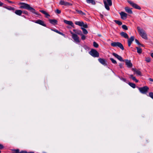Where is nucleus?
<instances>
[{"label": "nucleus", "mask_w": 153, "mask_h": 153, "mask_svg": "<svg viewBox=\"0 0 153 153\" xmlns=\"http://www.w3.org/2000/svg\"><path fill=\"white\" fill-rule=\"evenodd\" d=\"M137 29L140 35L142 38L145 39H147V36L145 31L143 29L141 28L140 27H137Z\"/></svg>", "instance_id": "nucleus-1"}, {"label": "nucleus", "mask_w": 153, "mask_h": 153, "mask_svg": "<svg viewBox=\"0 0 153 153\" xmlns=\"http://www.w3.org/2000/svg\"><path fill=\"white\" fill-rule=\"evenodd\" d=\"M19 4L20 5V8L21 9H24L27 10H34L32 7H31L30 5L24 3H20Z\"/></svg>", "instance_id": "nucleus-2"}, {"label": "nucleus", "mask_w": 153, "mask_h": 153, "mask_svg": "<svg viewBox=\"0 0 153 153\" xmlns=\"http://www.w3.org/2000/svg\"><path fill=\"white\" fill-rule=\"evenodd\" d=\"M140 92L142 94H146L148 92L149 90V88L147 86H144L138 88Z\"/></svg>", "instance_id": "nucleus-3"}, {"label": "nucleus", "mask_w": 153, "mask_h": 153, "mask_svg": "<svg viewBox=\"0 0 153 153\" xmlns=\"http://www.w3.org/2000/svg\"><path fill=\"white\" fill-rule=\"evenodd\" d=\"M89 54L94 57H98L99 56V53L95 50L91 49L89 52Z\"/></svg>", "instance_id": "nucleus-4"}, {"label": "nucleus", "mask_w": 153, "mask_h": 153, "mask_svg": "<svg viewBox=\"0 0 153 153\" xmlns=\"http://www.w3.org/2000/svg\"><path fill=\"white\" fill-rule=\"evenodd\" d=\"M71 34L72 35V37L73 39L74 40V42L76 43H78L80 42L79 37L76 34L74 33L71 31H70Z\"/></svg>", "instance_id": "nucleus-5"}, {"label": "nucleus", "mask_w": 153, "mask_h": 153, "mask_svg": "<svg viewBox=\"0 0 153 153\" xmlns=\"http://www.w3.org/2000/svg\"><path fill=\"white\" fill-rule=\"evenodd\" d=\"M111 45L112 46L114 47H118L123 50H124V48L123 45L120 42H113L111 44Z\"/></svg>", "instance_id": "nucleus-6"}, {"label": "nucleus", "mask_w": 153, "mask_h": 153, "mask_svg": "<svg viewBox=\"0 0 153 153\" xmlns=\"http://www.w3.org/2000/svg\"><path fill=\"white\" fill-rule=\"evenodd\" d=\"M103 2L105 8L107 10H109V6H111L112 4L111 0H106V1L105 0H104Z\"/></svg>", "instance_id": "nucleus-7"}, {"label": "nucleus", "mask_w": 153, "mask_h": 153, "mask_svg": "<svg viewBox=\"0 0 153 153\" xmlns=\"http://www.w3.org/2000/svg\"><path fill=\"white\" fill-rule=\"evenodd\" d=\"M75 23L76 25L80 27H83L85 28H87L88 27L87 24L86 23L84 24L83 21H76L75 22Z\"/></svg>", "instance_id": "nucleus-8"}, {"label": "nucleus", "mask_w": 153, "mask_h": 153, "mask_svg": "<svg viewBox=\"0 0 153 153\" xmlns=\"http://www.w3.org/2000/svg\"><path fill=\"white\" fill-rule=\"evenodd\" d=\"M134 8L136 9L140 10L141 8L140 6L134 3L133 2L130 1L128 2Z\"/></svg>", "instance_id": "nucleus-9"}, {"label": "nucleus", "mask_w": 153, "mask_h": 153, "mask_svg": "<svg viewBox=\"0 0 153 153\" xmlns=\"http://www.w3.org/2000/svg\"><path fill=\"white\" fill-rule=\"evenodd\" d=\"M98 60L99 62L103 65L104 66L107 65L106 63L107 61L105 59L103 58H99L98 59Z\"/></svg>", "instance_id": "nucleus-10"}, {"label": "nucleus", "mask_w": 153, "mask_h": 153, "mask_svg": "<svg viewBox=\"0 0 153 153\" xmlns=\"http://www.w3.org/2000/svg\"><path fill=\"white\" fill-rule=\"evenodd\" d=\"M112 54L114 57L120 61L122 62L124 61V60L122 58L117 54L115 53H113Z\"/></svg>", "instance_id": "nucleus-11"}, {"label": "nucleus", "mask_w": 153, "mask_h": 153, "mask_svg": "<svg viewBox=\"0 0 153 153\" xmlns=\"http://www.w3.org/2000/svg\"><path fill=\"white\" fill-rule=\"evenodd\" d=\"M134 39V36H131L129 39H128V44L129 47L131 46V44L132 43Z\"/></svg>", "instance_id": "nucleus-12"}, {"label": "nucleus", "mask_w": 153, "mask_h": 153, "mask_svg": "<svg viewBox=\"0 0 153 153\" xmlns=\"http://www.w3.org/2000/svg\"><path fill=\"white\" fill-rule=\"evenodd\" d=\"M60 4L62 5L65 6H70L72 5V4L71 3L63 0L60 1Z\"/></svg>", "instance_id": "nucleus-13"}, {"label": "nucleus", "mask_w": 153, "mask_h": 153, "mask_svg": "<svg viewBox=\"0 0 153 153\" xmlns=\"http://www.w3.org/2000/svg\"><path fill=\"white\" fill-rule=\"evenodd\" d=\"M126 64L127 67L128 68H131L132 66V64L130 60H129L128 59L125 60Z\"/></svg>", "instance_id": "nucleus-14"}, {"label": "nucleus", "mask_w": 153, "mask_h": 153, "mask_svg": "<svg viewBox=\"0 0 153 153\" xmlns=\"http://www.w3.org/2000/svg\"><path fill=\"white\" fill-rule=\"evenodd\" d=\"M64 22L67 25H71V27H74V25L73 22L71 21H68L66 20H64Z\"/></svg>", "instance_id": "nucleus-15"}, {"label": "nucleus", "mask_w": 153, "mask_h": 153, "mask_svg": "<svg viewBox=\"0 0 153 153\" xmlns=\"http://www.w3.org/2000/svg\"><path fill=\"white\" fill-rule=\"evenodd\" d=\"M120 14L122 19H125L127 18V14L126 13L121 12L120 13Z\"/></svg>", "instance_id": "nucleus-16"}, {"label": "nucleus", "mask_w": 153, "mask_h": 153, "mask_svg": "<svg viewBox=\"0 0 153 153\" xmlns=\"http://www.w3.org/2000/svg\"><path fill=\"white\" fill-rule=\"evenodd\" d=\"M49 21L50 23L51 24L55 25L57 24V21L55 19H49Z\"/></svg>", "instance_id": "nucleus-17"}, {"label": "nucleus", "mask_w": 153, "mask_h": 153, "mask_svg": "<svg viewBox=\"0 0 153 153\" xmlns=\"http://www.w3.org/2000/svg\"><path fill=\"white\" fill-rule=\"evenodd\" d=\"M121 36L125 38L128 39L129 38L128 35L126 33L122 32L120 33Z\"/></svg>", "instance_id": "nucleus-18"}, {"label": "nucleus", "mask_w": 153, "mask_h": 153, "mask_svg": "<svg viewBox=\"0 0 153 153\" xmlns=\"http://www.w3.org/2000/svg\"><path fill=\"white\" fill-rule=\"evenodd\" d=\"M132 70L134 71L137 75H141V72L140 71L137 70L136 68H132Z\"/></svg>", "instance_id": "nucleus-19"}, {"label": "nucleus", "mask_w": 153, "mask_h": 153, "mask_svg": "<svg viewBox=\"0 0 153 153\" xmlns=\"http://www.w3.org/2000/svg\"><path fill=\"white\" fill-rule=\"evenodd\" d=\"M35 23L39 24L44 26H46V25L44 24V22L40 20H38L36 21Z\"/></svg>", "instance_id": "nucleus-20"}, {"label": "nucleus", "mask_w": 153, "mask_h": 153, "mask_svg": "<svg viewBox=\"0 0 153 153\" xmlns=\"http://www.w3.org/2000/svg\"><path fill=\"white\" fill-rule=\"evenodd\" d=\"M73 31L75 33V34L81 35L82 34V31L80 30L77 29H74Z\"/></svg>", "instance_id": "nucleus-21"}, {"label": "nucleus", "mask_w": 153, "mask_h": 153, "mask_svg": "<svg viewBox=\"0 0 153 153\" xmlns=\"http://www.w3.org/2000/svg\"><path fill=\"white\" fill-rule=\"evenodd\" d=\"M86 2L88 3L91 4L92 5L96 4V2L94 0H86Z\"/></svg>", "instance_id": "nucleus-22"}, {"label": "nucleus", "mask_w": 153, "mask_h": 153, "mask_svg": "<svg viewBox=\"0 0 153 153\" xmlns=\"http://www.w3.org/2000/svg\"><path fill=\"white\" fill-rule=\"evenodd\" d=\"M40 11L43 14H44L45 15L46 17L47 18H48V17L50 16V15H49L46 11L44 10H40Z\"/></svg>", "instance_id": "nucleus-23"}, {"label": "nucleus", "mask_w": 153, "mask_h": 153, "mask_svg": "<svg viewBox=\"0 0 153 153\" xmlns=\"http://www.w3.org/2000/svg\"><path fill=\"white\" fill-rule=\"evenodd\" d=\"M22 12V11L21 10H16L15 12V13L16 14L19 15H20Z\"/></svg>", "instance_id": "nucleus-24"}, {"label": "nucleus", "mask_w": 153, "mask_h": 153, "mask_svg": "<svg viewBox=\"0 0 153 153\" xmlns=\"http://www.w3.org/2000/svg\"><path fill=\"white\" fill-rule=\"evenodd\" d=\"M52 30L53 31H54L56 32V33H58L63 36H64L65 35L63 33L59 32V31L58 30H56V29L52 30Z\"/></svg>", "instance_id": "nucleus-25"}, {"label": "nucleus", "mask_w": 153, "mask_h": 153, "mask_svg": "<svg viewBox=\"0 0 153 153\" xmlns=\"http://www.w3.org/2000/svg\"><path fill=\"white\" fill-rule=\"evenodd\" d=\"M136 48L137 50V52L138 53L140 54L142 52V49L140 48L136 47Z\"/></svg>", "instance_id": "nucleus-26"}, {"label": "nucleus", "mask_w": 153, "mask_h": 153, "mask_svg": "<svg viewBox=\"0 0 153 153\" xmlns=\"http://www.w3.org/2000/svg\"><path fill=\"white\" fill-rule=\"evenodd\" d=\"M77 13L79 14L82 15H85V13L83 12H82L81 10H76Z\"/></svg>", "instance_id": "nucleus-27"}, {"label": "nucleus", "mask_w": 153, "mask_h": 153, "mask_svg": "<svg viewBox=\"0 0 153 153\" xmlns=\"http://www.w3.org/2000/svg\"><path fill=\"white\" fill-rule=\"evenodd\" d=\"M81 29L82 30L84 34H86L88 33V32L86 29L82 27L81 28Z\"/></svg>", "instance_id": "nucleus-28"}, {"label": "nucleus", "mask_w": 153, "mask_h": 153, "mask_svg": "<svg viewBox=\"0 0 153 153\" xmlns=\"http://www.w3.org/2000/svg\"><path fill=\"white\" fill-rule=\"evenodd\" d=\"M114 21L115 23L118 25H120L122 24V22L119 20H114Z\"/></svg>", "instance_id": "nucleus-29"}, {"label": "nucleus", "mask_w": 153, "mask_h": 153, "mask_svg": "<svg viewBox=\"0 0 153 153\" xmlns=\"http://www.w3.org/2000/svg\"><path fill=\"white\" fill-rule=\"evenodd\" d=\"M128 85L133 88H135V84L133 83L129 82L128 83Z\"/></svg>", "instance_id": "nucleus-30"}, {"label": "nucleus", "mask_w": 153, "mask_h": 153, "mask_svg": "<svg viewBox=\"0 0 153 153\" xmlns=\"http://www.w3.org/2000/svg\"><path fill=\"white\" fill-rule=\"evenodd\" d=\"M110 60L111 61L112 63L114 64H116L117 63L116 61L113 58H111L110 59Z\"/></svg>", "instance_id": "nucleus-31"}, {"label": "nucleus", "mask_w": 153, "mask_h": 153, "mask_svg": "<svg viewBox=\"0 0 153 153\" xmlns=\"http://www.w3.org/2000/svg\"><path fill=\"white\" fill-rule=\"evenodd\" d=\"M149 96L153 99V92H149Z\"/></svg>", "instance_id": "nucleus-32"}, {"label": "nucleus", "mask_w": 153, "mask_h": 153, "mask_svg": "<svg viewBox=\"0 0 153 153\" xmlns=\"http://www.w3.org/2000/svg\"><path fill=\"white\" fill-rule=\"evenodd\" d=\"M93 46H94V47L97 48L98 47L99 45L96 42H93Z\"/></svg>", "instance_id": "nucleus-33"}, {"label": "nucleus", "mask_w": 153, "mask_h": 153, "mask_svg": "<svg viewBox=\"0 0 153 153\" xmlns=\"http://www.w3.org/2000/svg\"><path fill=\"white\" fill-rule=\"evenodd\" d=\"M122 27L123 29L126 30H127L128 29L127 26L125 25H123L122 26Z\"/></svg>", "instance_id": "nucleus-34"}, {"label": "nucleus", "mask_w": 153, "mask_h": 153, "mask_svg": "<svg viewBox=\"0 0 153 153\" xmlns=\"http://www.w3.org/2000/svg\"><path fill=\"white\" fill-rule=\"evenodd\" d=\"M81 35L82 36V37H81L82 39L83 40L85 39L86 38V36H85L83 35L82 34Z\"/></svg>", "instance_id": "nucleus-35"}, {"label": "nucleus", "mask_w": 153, "mask_h": 153, "mask_svg": "<svg viewBox=\"0 0 153 153\" xmlns=\"http://www.w3.org/2000/svg\"><path fill=\"white\" fill-rule=\"evenodd\" d=\"M146 61L148 62H150V58L149 57L146 58Z\"/></svg>", "instance_id": "nucleus-36"}, {"label": "nucleus", "mask_w": 153, "mask_h": 153, "mask_svg": "<svg viewBox=\"0 0 153 153\" xmlns=\"http://www.w3.org/2000/svg\"><path fill=\"white\" fill-rule=\"evenodd\" d=\"M132 79L134 81L136 82H138V80L136 79L134 76H133V77L132 78Z\"/></svg>", "instance_id": "nucleus-37"}, {"label": "nucleus", "mask_w": 153, "mask_h": 153, "mask_svg": "<svg viewBox=\"0 0 153 153\" xmlns=\"http://www.w3.org/2000/svg\"><path fill=\"white\" fill-rule=\"evenodd\" d=\"M118 77L120 78V79L122 80H123V81L125 82H126V79L124 78H123V77H120V76H118Z\"/></svg>", "instance_id": "nucleus-38"}, {"label": "nucleus", "mask_w": 153, "mask_h": 153, "mask_svg": "<svg viewBox=\"0 0 153 153\" xmlns=\"http://www.w3.org/2000/svg\"><path fill=\"white\" fill-rule=\"evenodd\" d=\"M19 149L15 150L14 151V153H19Z\"/></svg>", "instance_id": "nucleus-39"}, {"label": "nucleus", "mask_w": 153, "mask_h": 153, "mask_svg": "<svg viewBox=\"0 0 153 153\" xmlns=\"http://www.w3.org/2000/svg\"><path fill=\"white\" fill-rule=\"evenodd\" d=\"M61 11L60 10H55V13H57V14H59L61 13Z\"/></svg>", "instance_id": "nucleus-40"}, {"label": "nucleus", "mask_w": 153, "mask_h": 153, "mask_svg": "<svg viewBox=\"0 0 153 153\" xmlns=\"http://www.w3.org/2000/svg\"><path fill=\"white\" fill-rule=\"evenodd\" d=\"M126 11L129 14H131L132 13V10H126Z\"/></svg>", "instance_id": "nucleus-41"}, {"label": "nucleus", "mask_w": 153, "mask_h": 153, "mask_svg": "<svg viewBox=\"0 0 153 153\" xmlns=\"http://www.w3.org/2000/svg\"><path fill=\"white\" fill-rule=\"evenodd\" d=\"M6 8L8 10H14V8H13L11 7H6Z\"/></svg>", "instance_id": "nucleus-42"}, {"label": "nucleus", "mask_w": 153, "mask_h": 153, "mask_svg": "<svg viewBox=\"0 0 153 153\" xmlns=\"http://www.w3.org/2000/svg\"><path fill=\"white\" fill-rule=\"evenodd\" d=\"M135 40L136 42L138 45H141V44L139 43L137 39H135Z\"/></svg>", "instance_id": "nucleus-43"}, {"label": "nucleus", "mask_w": 153, "mask_h": 153, "mask_svg": "<svg viewBox=\"0 0 153 153\" xmlns=\"http://www.w3.org/2000/svg\"><path fill=\"white\" fill-rule=\"evenodd\" d=\"M19 153H27V152L25 151H22L20 152Z\"/></svg>", "instance_id": "nucleus-44"}, {"label": "nucleus", "mask_w": 153, "mask_h": 153, "mask_svg": "<svg viewBox=\"0 0 153 153\" xmlns=\"http://www.w3.org/2000/svg\"><path fill=\"white\" fill-rule=\"evenodd\" d=\"M119 65L120 68H122L123 67V64L121 63Z\"/></svg>", "instance_id": "nucleus-45"}, {"label": "nucleus", "mask_w": 153, "mask_h": 153, "mask_svg": "<svg viewBox=\"0 0 153 153\" xmlns=\"http://www.w3.org/2000/svg\"><path fill=\"white\" fill-rule=\"evenodd\" d=\"M3 148L4 146H3L1 144H0V149H2Z\"/></svg>", "instance_id": "nucleus-46"}, {"label": "nucleus", "mask_w": 153, "mask_h": 153, "mask_svg": "<svg viewBox=\"0 0 153 153\" xmlns=\"http://www.w3.org/2000/svg\"><path fill=\"white\" fill-rule=\"evenodd\" d=\"M125 10H130V8L128 7H126L125 8Z\"/></svg>", "instance_id": "nucleus-47"}, {"label": "nucleus", "mask_w": 153, "mask_h": 153, "mask_svg": "<svg viewBox=\"0 0 153 153\" xmlns=\"http://www.w3.org/2000/svg\"><path fill=\"white\" fill-rule=\"evenodd\" d=\"M4 4L3 3L1 2L0 1V6H2Z\"/></svg>", "instance_id": "nucleus-48"}, {"label": "nucleus", "mask_w": 153, "mask_h": 153, "mask_svg": "<svg viewBox=\"0 0 153 153\" xmlns=\"http://www.w3.org/2000/svg\"><path fill=\"white\" fill-rule=\"evenodd\" d=\"M23 13H25V14H27V12L26 11H24L23 12H22Z\"/></svg>", "instance_id": "nucleus-49"}, {"label": "nucleus", "mask_w": 153, "mask_h": 153, "mask_svg": "<svg viewBox=\"0 0 153 153\" xmlns=\"http://www.w3.org/2000/svg\"><path fill=\"white\" fill-rule=\"evenodd\" d=\"M149 79L150 81L152 82H153V79H152L151 78H149Z\"/></svg>", "instance_id": "nucleus-50"}, {"label": "nucleus", "mask_w": 153, "mask_h": 153, "mask_svg": "<svg viewBox=\"0 0 153 153\" xmlns=\"http://www.w3.org/2000/svg\"><path fill=\"white\" fill-rule=\"evenodd\" d=\"M130 78H131V79H132V78L133 77V75H130Z\"/></svg>", "instance_id": "nucleus-51"}, {"label": "nucleus", "mask_w": 153, "mask_h": 153, "mask_svg": "<svg viewBox=\"0 0 153 153\" xmlns=\"http://www.w3.org/2000/svg\"><path fill=\"white\" fill-rule=\"evenodd\" d=\"M150 55L153 58V53H151Z\"/></svg>", "instance_id": "nucleus-52"}, {"label": "nucleus", "mask_w": 153, "mask_h": 153, "mask_svg": "<svg viewBox=\"0 0 153 153\" xmlns=\"http://www.w3.org/2000/svg\"><path fill=\"white\" fill-rule=\"evenodd\" d=\"M100 16H101V17H103V15L102 14H100Z\"/></svg>", "instance_id": "nucleus-53"}, {"label": "nucleus", "mask_w": 153, "mask_h": 153, "mask_svg": "<svg viewBox=\"0 0 153 153\" xmlns=\"http://www.w3.org/2000/svg\"><path fill=\"white\" fill-rule=\"evenodd\" d=\"M28 153H34V152H30Z\"/></svg>", "instance_id": "nucleus-54"}, {"label": "nucleus", "mask_w": 153, "mask_h": 153, "mask_svg": "<svg viewBox=\"0 0 153 153\" xmlns=\"http://www.w3.org/2000/svg\"><path fill=\"white\" fill-rule=\"evenodd\" d=\"M31 10V11H31V12H33V10Z\"/></svg>", "instance_id": "nucleus-55"}, {"label": "nucleus", "mask_w": 153, "mask_h": 153, "mask_svg": "<svg viewBox=\"0 0 153 153\" xmlns=\"http://www.w3.org/2000/svg\"><path fill=\"white\" fill-rule=\"evenodd\" d=\"M104 15H105V16L107 15H106V14H104Z\"/></svg>", "instance_id": "nucleus-56"}, {"label": "nucleus", "mask_w": 153, "mask_h": 153, "mask_svg": "<svg viewBox=\"0 0 153 153\" xmlns=\"http://www.w3.org/2000/svg\"><path fill=\"white\" fill-rule=\"evenodd\" d=\"M5 1H8V0H5Z\"/></svg>", "instance_id": "nucleus-57"}, {"label": "nucleus", "mask_w": 153, "mask_h": 153, "mask_svg": "<svg viewBox=\"0 0 153 153\" xmlns=\"http://www.w3.org/2000/svg\"><path fill=\"white\" fill-rule=\"evenodd\" d=\"M36 14L37 15H38V14L37 13H36Z\"/></svg>", "instance_id": "nucleus-58"}, {"label": "nucleus", "mask_w": 153, "mask_h": 153, "mask_svg": "<svg viewBox=\"0 0 153 153\" xmlns=\"http://www.w3.org/2000/svg\"><path fill=\"white\" fill-rule=\"evenodd\" d=\"M1 153V151L0 150V153Z\"/></svg>", "instance_id": "nucleus-59"}]
</instances>
